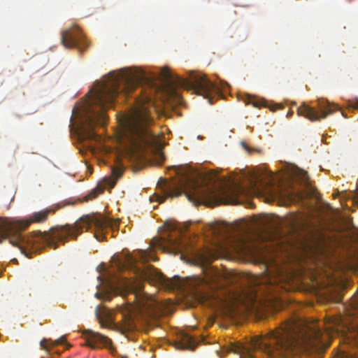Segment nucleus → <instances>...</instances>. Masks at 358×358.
<instances>
[{
  "label": "nucleus",
  "instance_id": "8",
  "mask_svg": "<svg viewBox=\"0 0 358 358\" xmlns=\"http://www.w3.org/2000/svg\"><path fill=\"white\" fill-rule=\"evenodd\" d=\"M177 227L171 221H166L158 227V250H162L184 257L196 255L194 240L182 237L176 231Z\"/></svg>",
  "mask_w": 358,
  "mask_h": 358
},
{
  "label": "nucleus",
  "instance_id": "16",
  "mask_svg": "<svg viewBox=\"0 0 358 358\" xmlns=\"http://www.w3.org/2000/svg\"><path fill=\"white\" fill-rule=\"evenodd\" d=\"M257 224L262 228V230L265 231L269 229H277L280 227L282 223L274 217L266 216L257 220Z\"/></svg>",
  "mask_w": 358,
  "mask_h": 358
},
{
  "label": "nucleus",
  "instance_id": "19",
  "mask_svg": "<svg viewBox=\"0 0 358 358\" xmlns=\"http://www.w3.org/2000/svg\"><path fill=\"white\" fill-rule=\"evenodd\" d=\"M248 350V347H246L238 342L231 343L229 346L227 347V352H234L240 355L246 353Z\"/></svg>",
  "mask_w": 358,
  "mask_h": 358
},
{
  "label": "nucleus",
  "instance_id": "36",
  "mask_svg": "<svg viewBox=\"0 0 358 358\" xmlns=\"http://www.w3.org/2000/svg\"><path fill=\"white\" fill-rule=\"evenodd\" d=\"M282 108V106L279 104L275 105L273 107L271 108V110L275 111L276 110H279Z\"/></svg>",
  "mask_w": 358,
  "mask_h": 358
},
{
  "label": "nucleus",
  "instance_id": "11",
  "mask_svg": "<svg viewBox=\"0 0 358 358\" xmlns=\"http://www.w3.org/2000/svg\"><path fill=\"white\" fill-rule=\"evenodd\" d=\"M61 41L65 48H76L80 51L85 50L89 45L84 34L77 25L63 31Z\"/></svg>",
  "mask_w": 358,
  "mask_h": 358
},
{
  "label": "nucleus",
  "instance_id": "17",
  "mask_svg": "<svg viewBox=\"0 0 358 358\" xmlns=\"http://www.w3.org/2000/svg\"><path fill=\"white\" fill-rule=\"evenodd\" d=\"M196 345L194 338L185 333L182 334L180 341L177 343V348L182 350H193Z\"/></svg>",
  "mask_w": 358,
  "mask_h": 358
},
{
  "label": "nucleus",
  "instance_id": "18",
  "mask_svg": "<svg viewBox=\"0 0 358 358\" xmlns=\"http://www.w3.org/2000/svg\"><path fill=\"white\" fill-rule=\"evenodd\" d=\"M268 290L266 292H262V290H258L256 288L252 289L251 295L249 296V299L252 303H256L259 301L263 299L264 297H266L267 294H270L271 292V286H266ZM262 287H259V289H261Z\"/></svg>",
  "mask_w": 358,
  "mask_h": 358
},
{
  "label": "nucleus",
  "instance_id": "28",
  "mask_svg": "<svg viewBox=\"0 0 358 358\" xmlns=\"http://www.w3.org/2000/svg\"><path fill=\"white\" fill-rule=\"evenodd\" d=\"M247 192L248 189L241 185H236L234 189V194L236 195H244L247 194Z\"/></svg>",
  "mask_w": 358,
  "mask_h": 358
},
{
  "label": "nucleus",
  "instance_id": "23",
  "mask_svg": "<svg viewBox=\"0 0 358 358\" xmlns=\"http://www.w3.org/2000/svg\"><path fill=\"white\" fill-rule=\"evenodd\" d=\"M245 103L247 104H251L254 107H256V108H260L262 106L266 107V106L265 104V101L264 100H259V99H257L256 98L252 97V96H248L245 100Z\"/></svg>",
  "mask_w": 358,
  "mask_h": 358
},
{
  "label": "nucleus",
  "instance_id": "24",
  "mask_svg": "<svg viewBox=\"0 0 358 358\" xmlns=\"http://www.w3.org/2000/svg\"><path fill=\"white\" fill-rule=\"evenodd\" d=\"M253 194H260L263 192L262 184L259 185L257 180H252L250 185V189L248 190Z\"/></svg>",
  "mask_w": 358,
  "mask_h": 358
},
{
  "label": "nucleus",
  "instance_id": "35",
  "mask_svg": "<svg viewBox=\"0 0 358 358\" xmlns=\"http://www.w3.org/2000/svg\"><path fill=\"white\" fill-rule=\"evenodd\" d=\"M349 106L352 109H358V100L350 102Z\"/></svg>",
  "mask_w": 358,
  "mask_h": 358
},
{
  "label": "nucleus",
  "instance_id": "39",
  "mask_svg": "<svg viewBox=\"0 0 358 358\" xmlns=\"http://www.w3.org/2000/svg\"><path fill=\"white\" fill-rule=\"evenodd\" d=\"M293 115V111L292 110H289L287 114V117H292Z\"/></svg>",
  "mask_w": 358,
  "mask_h": 358
},
{
  "label": "nucleus",
  "instance_id": "37",
  "mask_svg": "<svg viewBox=\"0 0 358 358\" xmlns=\"http://www.w3.org/2000/svg\"><path fill=\"white\" fill-rule=\"evenodd\" d=\"M150 200L151 202L157 201V192H155L152 196H150Z\"/></svg>",
  "mask_w": 358,
  "mask_h": 358
},
{
  "label": "nucleus",
  "instance_id": "40",
  "mask_svg": "<svg viewBox=\"0 0 358 358\" xmlns=\"http://www.w3.org/2000/svg\"><path fill=\"white\" fill-rule=\"evenodd\" d=\"M342 113V115L345 117H347V116L345 115V113L343 112L341 113Z\"/></svg>",
  "mask_w": 358,
  "mask_h": 358
},
{
  "label": "nucleus",
  "instance_id": "38",
  "mask_svg": "<svg viewBox=\"0 0 358 358\" xmlns=\"http://www.w3.org/2000/svg\"><path fill=\"white\" fill-rule=\"evenodd\" d=\"M165 338V334H162L160 335V337H158V342L159 341V339L164 340ZM159 347V344L158 343V348Z\"/></svg>",
  "mask_w": 358,
  "mask_h": 358
},
{
  "label": "nucleus",
  "instance_id": "10",
  "mask_svg": "<svg viewBox=\"0 0 358 358\" xmlns=\"http://www.w3.org/2000/svg\"><path fill=\"white\" fill-rule=\"evenodd\" d=\"M137 311L139 317L145 325L154 328L157 322L156 301L150 294H144L137 302Z\"/></svg>",
  "mask_w": 358,
  "mask_h": 358
},
{
  "label": "nucleus",
  "instance_id": "21",
  "mask_svg": "<svg viewBox=\"0 0 358 358\" xmlns=\"http://www.w3.org/2000/svg\"><path fill=\"white\" fill-rule=\"evenodd\" d=\"M158 318L161 315H169L172 312V307L171 306V303L165 304L163 302H161L159 300H158Z\"/></svg>",
  "mask_w": 358,
  "mask_h": 358
},
{
  "label": "nucleus",
  "instance_id": "26",
  "mask_svg": "<svg viewBox=\"0 0 358 358\" xmlns=\"http://www.w3.org/2000/svg\"><path fill=\"white\" fill-rule=\"evenodd\" d=\"M124 171V167L122 164H118L115 166H113L112 168V174L113 176H115L117 179L121 177Z\"/></svg>",
  "mask_w": 358,
  "mask_h": 358
},
{
  "label": "nucleus",
  "instance_id": "6",
  "mask_svg": "<svg viewBox=\"0 0 358 358\" xmlns=\"http://www.w3.org/2000/svg\"><path fill=\"white\" fill-rule=\"evenodd\" d=\"M218 278L217 272L213 271L211 275L207 273L203 278L194 276L192 279L184 281L178 276L172 278H166L159 270L157 277L158 287H162L168 290L189 289L199 303L209 307L213 306L217 299L208 292V289L213 290L218 287Z\"/></svg>",
  "mask_w": 358,
  "mask_h": 358
},
{
  "label": "nucleus",
  "instance_id": "20",
  "mask_svg": "<svg viewBox=\"0 0 358 358\" xmlns=\"http://www.w3.org/2000/svg\"><path fill=\"white\" fill-rule=\"evenodd\" d=\"M65 342V337L62 336L55 341H51L50 339H43L41 341L40 345L42 349L49 350V347L48 345H49L50 347H53L55 345L64 344Z\"/></svg>",
  "mask_w": 358,
  "mask_h": 358
},
{
  "label": "nucleus",
  "instance_id": "27",
  "mask_svg": "<svg viewBox=\"0 0 358 358\" xmlns=\"http://www.w3.org/2000/svg\"><path fill=\"white\" fill-rule=\"evenodd\" d=\"M352 314L358 317V296H355L351 302Z\"/></svg>",
  "mask_w": 358,
  "mask_h": 358
},
{
  "label": "nucleus",
  "instance_id": "14",
  "mask_svg": "<svg viewBox=\"0 0 358 358\" xmlns=\"http://www.w3.org/2000/svg\"><path fill=\"white\" fill-rule=\"evenodd\" d=\"M157 245V236H154L152 239V242L150 244L148 250H141L140 254V258L144 264L149 263L150 262H155L157 259L155 247Z\"/></svg>",
  "mask_w": 358,
  "mask_h": 358
},
{
  "label": "nucleus",
  "instance_id": "30",
  "mask_svg": "<svg viewBox=\"0 0 358 358\" xmlns=\"http://www.w3.org/2000/svg\"><path fill=\"white\" fill-rule=\"evenodd\" d=\"M301 180H303V182L304 183V185L307 187H310L309 177L306 172H304L301 176Z\"/></svg>",
  "mask_w": 358,
  "mask_h": 358
},
{
  "label": "nucleus",
  "instance_id": "5",
  "mask_svg": "<svg viewBox=\"0 0 358 358\" xmlns=\"http://www.w3.org/2000/svg\"><path fill=\"white\" fill-rule=\"evenodd\" d=\"M152 123L148 112L136 108L129 117L124 131L127 152L136 159L145 157L151 164L157 153V136L151 128Z\"/></svg>",
  "mask_w": 358,
  "mask_h": 358
},
{
  "label": "nucleus",
  "instance_id": "31",
  "mask_svg": "<svg viewBox=\"0 0 358 358\" xmlns=\"http://www.w3.org/2000/svg\"><path fill=\"white\" fill-rule=\"evenodd\" d=\"M126 261H127V264L128 265V266H134L135 263H136V259L131 255H128L127 257H126Z\"/></svg>",
  "mask_w": 358,
  "mask_h": 358
},
{
  "label": "nucleus",
  "instance_id": "2",
  "mask_svg": "<svg viewBox=\"0 0 358 358\" xmlns=\"http://www.w3.org/2000/svg\"><path fill=\"white\" fill-rule=\"evenodd\" d=\"M343 324L341 316L329 318L322 324L291 319L270 332L266 338L252 339L251 348L262 351L270 357H285L287 352L298 347L317 348L325 345L331 334L338 331Z\"/></svg>",
  "mask_w": 358,
  "mask_h": 358
},
{
  "label": "nucleus",
  "instance_id": "33",
  "mask_svg": "<svg viewBox=\"0 0 358 358\" xmlns=\"http://www.w3.org/2000/svg\"><path fill=\"white\" fill-rule=\"evenodd\" d=\"M95 296L98 299H102L103 300L109 301L110 297L108 294H102L99 292L95 294Z\"/></svg>",
  "mask_w": 358,
  "mask_h": 358
},
{
  "label": "nucleus",
  "instance_id": "25",
  "mask_svg": "<svg viewBox=\"0 0 358 358\" xmlns=\"http://www.w3.org/2000/svg\"><path fill=\"white\" fill-rule=\"evenodd\" d=\"M97 317H99L100 324L102 327H109L110 324L113 323V320L110 318V313H106L105 317L106 319H103L101 317L100 315L97 313Z\"/></svg>",
  "mask_w": 358,
  "mask_h": 358
},
{
  "label": "nucleus",
  "instance_id": "32",
  "mask_svg": "<svg viewBox=\"0 0 358 358\" xmlns=\"http://www.w3.org/2000/svg\"><path fill=\"white\" fill-rule=\"evenodd\" d=\"M101 191L96 190V189L92 190L90 192V194L87 196V197H88L87 199H92L96 198L97 196V195L101 193Z\"/></svg>",
  "mask_w": 358,
  "mask_h": 358
},
{
  "label": "nucleus",
  "instance_id": "13",
  "mask_svg": "<svg viewBox=\"0 0 358 358\" xmlns=\"http://www.w3.org/2000/svg\"><path fill=\"white\" fill-rule=\"evenodd\" d=\"M271 194L273 199L278 200L281 205H288L300 197L294 191L284 188L275 189Z\"/></svg>",
  "mask_w": 358,
  "mask_h": 358
},
{
  "label": "nucleus",
  "instance_id": "1",
  "mask_svg": "<svg viewBox=\"0 0 358 358\" xmlns=\"http://www.w3.org/2000/svg\"><path fill=\"white\" fill-rule=\"evenodd\" d=\"M51 212V209H45L34 213L27 220L1 221L0 236L3 239H8L11 245L17 247L22 253L29 257L31 252H36L46 245L57 249L58 242L64 245L69 238L76 240L83 229L87 231L92 227H94L96 240L103 241L106 231L111 227L108 218L93 214L83 215L72 224L57 225L43 233L40 231L29 234L21 233L31 223L44 222Z\"/></svg>",
  "mask_w": 358,
  "mask_h": 358
},
{
  "label": "nucleus",
  "instance_id": "42",
  "mask_svg": "<svg viewBox=\"0 0 358 358\" xmlns=\"http://www.w3.org/2000/svg\"><path fill=\"white\" fill-rule=\"evenodd\" d=\"M41 358H44V357H41Z\"/></svg>",
  "mask_w": 358,
  "mask_h": 358
},
{
  "label": "nucleus",
  "instance_id": "15",
  "mask_svg": "<svg viewBox=\"0 0 358 358\" xmlns=\"http://www.w3.org/2000/svg\"><path fill=\"white\" fill-rule=\"evenodd\" d=\"M166 129V128L162 127L161 130L158 131V166L162 164L166 160V155L163 149L168 143L166 142L163 133L164 130Z\"/></svg>",
  "mask_w": 358,
  "mask_h": 358
},
{
  "label": "nucleus",
  "instance_id": "4",
  "mask_svg": "<svg viewBox=\"0 0 358 358\" xmlns=\"http://www.w3.org/2000/svg\"><path fill=\"white\" fill-rule=\"evenodd\" d=\"M193 90L197 95L209 99L216 90L215 85L205 75L192 72L189 78H182L165 66L158 70V116H167L176 106L182 103L179 89Z\"/></svg>",
  "mask_w": 358,
  "mask_h": 358
},
{
  "label": "nucleus",
  "instance_id": "3",
  "mask_svg": "<svg viewBox=\"0 0 358 358\" xmlns=\"http://www.w3.org/2000/svg\"><path fill=\"white\" fill-rule=\"evenodd\" d=\"M142 84L151 85L150 78L141 69L128 71L120 73H110L108 81L94 93V97L86 108L78 128V134L81 141L100 138L94 129L103 127L107 120L106 109L112 108L115 99L120 94H129Z\"/></svg>",
  "mask_w": 358,
  "mask_h": 358
},
{
  "label": "nucleus",
  "instance_id": "9",
  "mask_svg": "<svg viewBox=\"0 0 358 358\" xmlns=\"http://www.w3.org/2000/svg\"><path fill=\"white\" fill-rule=\"evenodd\" d=\"M336 110H341L338 105L331 103L326 99H320L315 107L305 103L299 106L297 109V114L311 121H320L326 118L329 115L333 114Z\"/></svg>",
  "mask_w": 358,
  "mask_h": 358
},
{
  "label": "nucleus",
  "instance_id": "29",
  "mask_svg": "<svg viewBox=\"0 0 358 358\" xmlns=\"http://www.w3.org/2000/svg\"><path fill=\"white\" fill-rule=\"evenodd\" d=\"M122 287L126 291H131L134 288V285L133 282L126 279L123 282Z\"/></svg>",
  "mask_w": 358,
  "mask_h": 358
},
{
  "label": "nucleus",
  "instance_id": "7",
  "mask_svg": "<svg viewBox=\"0 0 358 358\" xmlns=\"http://www.w3.org/2000/svg\"><path fill=\"white\" fill-rule=\"evenodd\" d=\"M157 184L158 190L162 189L164 194L163 197L158 194V204L163 203L167 197L179 195L180 192H184L187 199L194 205L209 204L218 199L217 192L215 189L190 178L181 181L178 187L175 184L167 183L162 177L158 178Z\"/></svg>",
  "mask_w": 358,
  "mask_h": 358
},
{
  "label": "nucleus",
  "instance_id": "34",
  "mask_svg": "<svg viewBox=\"0 0 358 358\" xmlns=\"http://www.w3.org/2000/svg\"><path fill=\"white\" fill-rule=\"evenodd\" d=\"M146 269L148 270V272L149 273L150 275H155V271L154 270V268H152V266L151 265L148 264L146 266Z\"/></svg>",
  "mask_w": 358,
  "mask_h": 358
},
{
  "label": "nucleus",
  "instance_id": "41",
  "mask_svg": "<svg viewBox=\"0 0 358 358\" xmlns=\"http://www.w3.org/2000/svg\"><path fill=\"white\" fill-rule=\"evenodd\" d=\"M134 298H135V299H137V296L136 294H134Z\"/></svg>",
  "mask_w": 358,
  "mask_h": 358
},
{
  "label": "nucleus",
  "instance_id": "12",
  "mask_svg": "<svg viewBox=\"0 0 358 358\" xmlns=\"http://www.w3.org/2000/svg\"><path fill=\"white\" fill-rule=\"evenodd\" d=\"M83 335L87 345L91 348L97 349L103 346L107 348L111 354L115 352V348L113 347L111 340L104 335L90 329L85 330Z\"/></svg>",
  "mask_w": 358,
  "mask_h": 358
},
{
  "label": "nucleus",
  "instance_id": "22",
  "mask_svg": "<svg viewBox=\"0 0 358 358\" xmlns=\"http://www.w3.org/2000/svg\"><path fill=\"white\" fill-rule=\"evenodd\" d=\"M127 315L124 313H122L123 315L124 325L127 328L130 329L133 327V310L131 308H127Z\"/></svg>",
  "mask_w": 358,
  "mask_h": 358
}]
</instances>
